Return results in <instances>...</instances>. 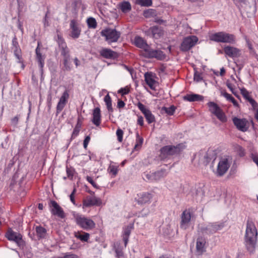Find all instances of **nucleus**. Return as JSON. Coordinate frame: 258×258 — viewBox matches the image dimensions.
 <instances>
[{
  "mask_svg": "<svg viewBox=\"0 0 258 258\" xmlns=\"http://www.w3.org/2000/svg\"><path fill=\"white\" fill-rule=\"evenodd\" d=\"M59 258H78V256L74 254H66L64 256Z\"/></svg>",
  "mask_w": 258,
  "mask_h": 258,
  "instance_id": "obj_60",
  "label": "nucleus"
},
{
  "mask_svg": "<svg viewBox=\"0 0 258 258\" xmlns=\"http://www.w3.org/2000/svg\"><path fill=\"white\" fill-rule=\"evenodd\" d=\"M157 15V12L154 9H148L146 10H145L143 12V16L145 18H150V17H154L156 16Z\"/></svg>",
  "mask_w": 258,
  "mask_h": 258,
  "instance_id": "obj_41",
  "label": "nucleus"
},
{
  "mask_svg": "<svg viewBox=\"0 0 258 258\" xmlns=\"http://www.w3.org/2000/svg\"><path fill=\"white\" fill-rule=\"evenodd\" d=\"M57 43L61 56H62L63 58L70 56V49L67 46L64 39L60 35H57Z\"/></svg>",
  "mask_w": 258,
  "mask_h": 258,
  "instance_id": "obj_10",
  "label": "nucleus"
},
{
  "mask_svg": "<svg viewBox=\"0 0 258 258\" xmlns=\"http://www.w3.org/2000/svg\"><path fill=\"white\" fill-rule=\"evenodd\" d=\"M115 257H124V253L121 249L119 247L115 248Z\"/></svg>",
  "mask_w": 258,
  "mask_h": 258,
  "instance_id": "obj_50",
  "label": "nucleus"
},
{
  "mask_svg": "<svg viewBox=\"0 0 258 258\" xmlns=\"http://www.w3.org/2000/svg\"><path fill=\"white\" fill-rule=\"evenodd\" d=\"M116 134L117 137V140L119 142H121L122 141L123 139V131L118 128L116 132Z\"/></svg>",
  "mask_w": 258,
  "mask_h": 258,
  "instance_id": "obj_49",
  "label": "nucleus"
},
{
  "mask_svg": "<svg viewBox=\"0 0 258 258\" xmlns=\"http://www.w3.org/2000/svg\"><path fill=\"white\" fill-rule=\"evenodd\" d=\"M153 195L148 192H142L137 195V197L135 198L138 204L139 205H144L149 204L151 199L153 198Z\"/></svg>",
  "mask_w": 258,
  "mask_h": 258,
  "instance_id": "obj_17",
  "label": "nucleus"
},
{
  "mask_svg": "<svg viewBox=\"0 0 258 258\" xmlns=\"http://www.w3.org/2000/svg\"><path fill=\"white\" fill-rule=\"evenodd\" d=\"M19 117L18 115H17V116H15L14 117H13V118H12V119H11L12 124L15 126L17 125V124L18 123V121H19Z\"/></svg>",
  "mask_w": 258,
  "mask_h": 258,
  "instance_id": "obj_57",
  "label": "nucleus"
},
{
  "mask_svg": "<svg viewBox=\"0 0 258 258\" xmlns=\"http://www.w3.org/2000/svg\"><path fill=\"white\" fill-rule=\"evenodd\" d=\"M75 219L77 225L85 230H91L95 227V223L90 218L84 216L76 215Z\"/></svg>",
  "mask_w": 258,
  "mask_h": 258,
  "instance_id": "obj_5",
  "label": "nucleus"
},
{
  "mask_svg": "<svg viewBox=\"0 0 258 258\" xmlns=\"http://www.w3.org/2000/svg\"><path fill=\"white\" fill-rule=\"evenodd\" d=\"M90 136H87L85 137L83 141V146L85 149H87L88 144L90 141Z\"/></svg>",
  "mask_w": 258,
  "mask_h": 258,
  "instance_id": "obj_53",
  "label": "nucleus"
},
{
  "mask_svg": "<svg viewBox=\"0 0 258 258\" xmlns=\"http://www.w3.org/2000/svg\"><path fill=\"white\" fill-rule=\"evenodd\" d=\"M119 8L123 13H126L132 9L130 3L128 1H123L119 4Z\"/></svg>",
  "mask_w": 258,
  "mask_h": 258,
  "instance_id": "obj_36",
  "label": "nucleus"
},
{
  "mask_svg": "<svg viewBox=\"0 0 258 258\" xmlns=\"http://www.w3.org/2000/svg\"><path fill=\"white\" fill-rule=\"evenodd\" d=\"M222 95L227 99V100L231 102L235 106H238L237 102L230 94L227 92H224L222 93Z\"/></svg>",
  "mask_w": 258,
  "mask_h": 258,
  "instance_id": "obj_44",
  "label": "nucleus"
},
{
  "mask_svg": "<svg viewBox=\"0 0 258 258\" xmlns=\"http://www.w3.org/2000/svg\"><path fill=\"white\" fill-rule=\"evenodd\" d=\"M43 24H44V26L45 27H48L49 26V22L47 20V19H43Z\"/></svg>",
  "mask_w": 258,
  "mask_h": 258,
  "instance_id": "obj_63",
  "label": "nucleus"
},
{
  "mask_svg": "<svg viewBox=\"0 0 258 258\" xmlns=\"http://www.w3.org/2000/svg\"><path fill=\"white\" fill-rule=\"evenodd\" d=\"M208 151L209 149L207 151L201 150L199 152V162L205 166H207L209 163Z\"/></svg>",
  "mask_w": 258,
  "mask_h": 258,
  "instance_id": "obj_28",
  "label": "nucleus"
},
{
  "mask_svg": "<svg viewBox=\"0 0 258 258\" xmlns=\"http://www.w3.org/2000/svg\"><path fill=\"white\" fill-rule=\"evenodd\" d=\"M36 232L37 236L40 238L45 237L46 234V229L41 226H37L36 227Z\"/></svg>",
  "mask_w": 258,
  "mask_h": 258,
  "instance_id": "obj_39",
  "label": "nucleus"
},
{
  "mask_svg": "<svg viewBox=\"0 0 258 258\" xmlns=\"http://www.w3.org/2000/svg\"><path fill=\"white\" fill-rule=\"evenodd\" d=\"M239 154L240 156H243L244 155V149L240 146H238V147Z\"/></svg>",
  "mask_w": 258,
  "mask_h": 258,
  "instance_id": "obj_61",
  "label": "nucleus"
},
{
  "mask_svg": "<svg viewBox=\"0 0 258 258\" xmlns=\"http://www.w3.org/2000/svg\"><path fill=\"white\" fill-rule=\"evenodd\" d=\"M130 92V87L126 86L123 88H121L118 91V93L121 94V96L128 94Z\"/></svg>",
  "mask_w": 258,
  "mask_h": 258,
  "instance_id": "obj_47",
  "label": "nucleus"
},
{
  "mask_svg": "<svg viewBox=\"0 0 258 258\" xmlns=\"http://www.w3.org/2000/svg\"><path fill=\"white\" fill-rule=\"evenodd\" d=\"M6 237L10 241L15 242L20 249H23L26 245L25 241L23 239V236L20 233L14 231L9 228L5 234Z\"/></svg>",
  "mask_w": 258,
  "mask_h": 258,
  "instance_id": "obj_7",
  "label": "nucleus"
},
{
  "mask_svg": "<svg viewBox=\"0 0 258 258\" xmlns=\"http://www.w3.org/2000/svg\"><path fill=\"white\" fill-rule=\"evenodd\" d=\"M70 27V36L74 39L78 38L80 36L81 30L75 20L73 19L71 21Z\"/></svg>",
  "mask_w": 258,
  "mask_h": 258,
  "instance_id": "obj_18",
  "label": "nucleus"
},
{
  "mask_svg": "<svg viewBox=\"0 0 258 258\" xmlns=\"http://www.w3.org/2000/svg\"><path fill=\"white\" fill-rule=\"evenodd\" d=\"M40 42H38L37 46L35 49L36 53V59L38 63V66L40 69L41 72L43 73V68L45 63V55H42L40 52V49L39 48Z\"/></svg>",
  "mask_w": 258,
  "mask_h": 258,
  "instance_id": "obj_25",
  "label": "nucleus"
},
{
  "mask_svg": "<svg viewBox=\"0 0 258 258\" xmlns=\"http://www.w3.org/2000/svg\"><path fill=\"white\" fill-rule=\"evenodd\" d=\"M125 106V103L121 100H118L117 102V107L118 108H121Z\"/></svg>",
  "mask_w": 258,
  "mask_h": 258,
  "instance_id": "obj_59",
  "label": "nucleus"
},
{
  "mask_svg": "<svg viewBox=\"0 0 258 258\" xmlns=\"http://www.w3.org/2000/svg\"><path fill=\"white\" fill-rule=\"evenodd\" d=\"M102 204L101 200L95 196H87L83 201V208H89L94 206H100Z\"/></svg>",
  "mask_w": 258,
  "mask_h": 258,
  "instance_id": "obj_15",
  "label": "nucleus"
},
{
  "mask_svg": "<svg viewBox=\"0 0 258 258\" xmlns=\"http://www.w3.org/2000/svg\"><path fill=\"white\" fill-rule=\"evenodd\" d=\"M82 126V121L80 118V117H78L77 120V124L73 130V132L72 134L71 140H73L75 137H76L78 135L80 131V129Z\"/></svg>",
  "mask_w": 258,
  "mask_h": 258,
  "instance_id": "obj_37",
  "label": "nucleus"
},
{
  "mask_svg": "<svg viewBox=\"0 0 258 258\" xmlns=\"http://www.w3.org/2000/svg\"><path fill=\"white\" fill-rule=\"evenodd\" d=\"M86 180H87L88 182L91 184L94 187L97 189L99 188V186L94 181L91 177L87 176L86 177Z\"/></svg>",
  "mask_w": 258,
  "mask_h": 258,
  "instance_id": "obj_51",
  "label": "nucleus"
},
{
  "mask_svg": "<svg viewBox=\"0 0 258 258\" xmlns=\"http://www.w3.org/2000/svg\"><path fill=\"white\" fill-rule=\"evenodd\" d=\"M184 149L185 145L183 143L164 146L159 150V158L162 161H167L179 156Z\"/></svg>",
  "mask_w": 258,
  "mask_h": 258,
  "instance_id": "obj_2",
  "label": "nucleus"
},
{
  "mask_svg": "<svg viewBox=\"0 0 258 258\" xmlns=\"http://www.w3.org/2000/svg\"><path fill=\"white\" fill-rule=\"evenodd\" d=\"M147 35L155 39L160 38L164 34V31L161 27L154 26L150 27L146 32Z\"/></svg>",
  "mask_w": 258,
  "mask_h": 258,
  "instance_id": "obj_21",
  "label": "nucleus"
},
{
  "mask_svg": "<svg viewBox=\"0 0 258 258\" xmlns=\"http://www.w3.org/2000/svg\"><path fill=\"white\" fill-rule=\"evenodd\" d=\"M234 124L236 126V128L243 132L247 131L248 126L247 125L248 121L245 118H238V117H234L232 119Z\"/></svg>",
  "mask_w": 258,
  "mask_h": 258,
  "instance_id": "obj_22",
  "label": "nucleus"
},
{
  "mask_svg": "<svg viewBox=\"0 0 258 258\" xmlns=\"http://www.w3.org/2000/svg\"><path fill=\"white\" fill-rule=\"evenodd\" d=\"M100 55L104 58L116 59L119 57L117 52L112 50L111 49L103 48L100 51Z\"/></svg>",
  "mask_w": 258,
  "mask_h": 258,
  "instance_id": "obj_23",
  "label": "nucleus"
},
{
  "mask_svg": "<svg viewBox=\"0 0 258 258\" xmlns=\"http://www.w3.org/2000/svg\"><path fill=\"white\" fill-rule=\"evenodd\" d=\"M223 51L226 56L232 58H238L241 55V50L230 45H225Z\"/></svg>",
  "mask_w": 258,
  "mask_h": 258,
  "instance_id": "obj_16",
  "label": "nucleus"
},
{
  "mask_svg": "<svg viewBox=\"0 0 258 258\" xmlns=\"http://www.w3.org/2000/svg\"><path fill=\"white\" fill-rule=\"evenodd\" d=\"M176 109V107L173 105L169 107L163 106L161 109V113L162 114L166 113L168 115L171 116L174 114Z\"/></svg>",
  "mask_w": 258,
  "mask_h": 258,
  "instance_id": "obj_34",
  "label": "nucleus"
},
{
  "mask_svg": "<svg viewBox=\"0 0 258 258\" xmlns=\"http://www.w3.org/2000/svg\"><path fill=\"white\" fill-rule=\"evenodd\" d=\"M152 4V0H136V4L141 7H150Z\"/></svg>",
  "mask_w": 258,
  "mask_h": 258,
  "instance_id": "obj_42",
  "label": "nucleus"
},
{
  "mask_svg": "<svg viewBox=\"0 0 258 258\" xmlns=\"http://www.w3.org/2000/svg\"><path fill=\"white\" fill-rule=\"evenodd\" d=\"M63 64L64 71H70L72 69L71 56L63 58Z\"/></svg>",
  "mask_w": 258,
  "mask_h": 258,
  "instance_id": "obj_38",
  "label": "nucleus"
},
{
  "mask_svg": "<svg viewBox=\"0 0 258 258\" xmlns=\"http://www.w3.org/2000/svg\"><path fill=\"white\" fill-rule=\"evenodd\" d=\"M211 40L218 42L234 44L235 43V36L233 34L221 32L211 35Z\"/></svg>",
  "mask_w": 258,
  "mask_h": 258,
  "instance_id": "obj_8",
  "label": "nucleus"
},
{
  "mask_svg": "<svg viewBox=\"0 0 258 258\" xmlns=\"http://www.w3.org/2000/svg\"><path fill=\"white\" fill-rule=\"evenodd\" d=\"M183 99L189 102L200 101L204 99V97L199 94L190 93L184 96Z\"/></svg>",
  "mask_w": 258,
  "mask_h": 258,
  "instance_id": "obj_29",
  "label": "nucleus"
},
{
  "mask_svg": "<svg viewBox=\"0 0 258 258\" xmlns=\"http://www.w3.org/2000/svg\"><path fill=\"white\" fill-rule=\"evenodd\" d=\"M50 207H51V213L52 215L57 216L61 219H63L66 215L62 208L55 201H51Z\"/></svg>",
  "mask_w": 258,
  "mask_h": 258,
  "instance_id": "obj_14",
  "label": "nucleus"
},
{
  "mask_svg": "<svg viewBox=\"0 0 258 258\" xmlns=\"http://www.w3.org/2000/svg\"><path fill=\"white\" fill-rule=\"evenodd\" d=\"M237 258H245L244 254L242 253H238L237 254Z\"/></svg>",
  "mask_w": 258,
  "mask_h": 258,
  "instance_id": "obj_64",
  "label": "nucleus"
},
{
  "mask_svg": "<svg viewBox=\"0 0 258 258\" xmlns=\"http://www.w3.org/2000/svg\"><path fill=\"white\" fill-rule=\"evenodd\" d=\"M257 232L254 223L248 220L245 235V244L247 250L250 253L255 250L257 241Z\"/></svg>",
  "mask_w": 258,
  "mask_h": 258,
  "instance_id": "obj_1",
  "label": "nucleus"
},
{
  "mask_svg": "<svg viewBox=\"0 0 258 258\" xmlns=\"http://www.w3.org/2000/svg\"><path fill=\"white\" fill-rule=\"evenodd\" d=\"M140 55L147 58H156L158 60L164 59L166 55L159 49H154L149 45L144 49L141 50Z\"/></svg>",
  "mask_w": 258,
  "mask_h": 258,
  "instance_id": "obj_4",
  "label": "nucleus"
},
{
  "mask_svg": "<svg viewBox=\"0 0 258 258\" xmlns=\"http://www.w3.org/2000/svg\"><path fill=\"white\" fill-rule=\"evenodd\" d=\"M137 105L139 110L144 115V116L149 124L155 122V116L145 105L140 102H139Z\"/></svg>",
  "mask_w": 258,
  "mask_h": 258,
  "instance_id": "obj_11",
  "label": "nucleus"
},
{
  "mask_svg": "<svg viewBox=\"0 0 258 258\" xmlns=\"http://www.w3.org/2000/svg\"><path fill=\"white\" fill-rule=\"evenodd\" d=\"M145 81L146 84L152 89L154 90V84L156 81L153 78L152 73L147 72L144 74Z\"/></svg>",
  "mask_w": 258,
  "mask_h": 258,
  "instance_id": "obj_32",
  "label": "nucleus"
},
{
  "mask_svg": "<svg viewBox=\"0 0 258 258\" xmlns=\"http://www.w3.org/2000/svg\"><path fill=\"white\" fill-rule=\"evenodd\" d=\"M143 142V139L140 138L139 134H137V143L135 146V148L138 147L139 146H141Z\"/></svg>",
  "mask_w": 258,
  "mask_h": 258,
  "instance_id": "obj_52",
  "label": "nucleus"
},
{
  "mask_svg": "<svg viewBox=\"0 0 258 258\" xmlns=\"http://www.w3.org/2000/svg\"><path fill=\"white\" fill-rule=\"evenodd\" d=\"M241 94L242 95L243 97L247 100L252 106L254 108L257 106V103L256 101L252 99L250 96L249 92L247 91V90L244 88H242L240 89Z\"/></svg>",
  "mask_w": 258,
  "mask_h": 258,
  "instance_id": "obj_30",
  "label": "nucleus"
},
{
  "mask_svg": "<svg viewBox=\"0 0 258 258\" xmlns=\"http://www.w3.org/2000/svg\"><path fill=\"white\" fill-rule=\"evenodd\" d=\"M108 170L109 172L112 174L113 176H115L118 171V166L114 165H110Z\"/></svg>",
  "mask_w": 258,
  "mask_h": 258,
  "instance_id": "obj_48",
  "label": "nucleus"
},
{
  "mask_svg": "<svg viewBox=\"0 0 258 258\" xmlns=\"http://www.w3.org/2000/svg\"><path fill=\"white\" fill-rule=\"evenodd\" d=\"M133 229V225H127L123 230V240L124 243V246H126L128 241V238L131 233L132 229Z\"/></svg>",
  "mask_w": 258,
  "mask_h": 258,
  "instance_id": "obj_33",
  "label": "nucleus"
},
{
  "mask_svg": "<svg viewBox=\"0 0 258 258\" xmlns=\"http://www.w3.org/2000/svg\"><path fill=\"white\" fill-rule=\"evenodd\" d=\"M194 79L195 81L199 82L203 80V73L199 72L197 70L194 69Z\"/></svg>",
  "mask_w": 258,
  "mask_h": 258,
  "instance_id": "obj_45",
  "label": "nucleus"
},
{
  "mask_svg": "<svg viewBox=\"0 0 258 258\" xmlns=\"http://www.w3.org/2000/svg\"><path fill=\"white\" fill-rule=\"evenodd\" d=\"M73 5L74 7H77L78 5L81 4L82 2V0H73Z\"/></svg>",
  "mask_w": 258,
  "mask_h": 258,
  "instance_id": "obj_62",
  "label": "nucleus"
},
{
  "mask_svg": "<svg viewBox=\"0 0 258 258\" xmlns=\"http://www.w3.org/2000/svg\"><path fill=\"white\" fill-rule=\"evenodd\" d=\"M12 49L13 50L14 54L16 58L18 59V63H21L22 61V55H21V49L19 45V43L17 38L15 36L12 39Z\"/></svg>",
  "mask_w": 258,
  "mask_h": 258,
  "instance_id": "obj_20",
  "label": "nucleus"
},
{
  "mask_svg": "<svg viewBox=\"0 0 258 258\" xmlns=\"http://www.w3.org/2000/svg\"><path fill=\"white\" fill-rule=\"evenodd\" d=\"M104 101L106 105L107 108L109 112H112V100L109 94H107L104 98Z\"/></svg>",
  "mask_w": 258,
  "mask_h": 258,
  "instance_id": "obj_40",
  "label": "nucleus"
},
{
  "mask_svg": "<svg viewBox=\"0 0 258 258\" xmlns=\"http://www.w3.org/2000/svg\"><path fill=\"white\" fill-rule=\"evenodd\" d=\"M135 44L137 47L142 48V50L148 45L146 41L140 36L135 37Z\"/></svg>",
  "mask_w": 258,
  "mask_h": 258,
  "instance_id": "obj_35",
  "label": "nucleus"
},
{
  "mask_svg": "<svg viewBox=\"0 0 258 258\" xmlns=\"http://www.w3.org/2000/svg\"><path fill=\"white\" fill-rule=\"evenodd\" d=\"M181 219L180 227L181 229L185 230L188 227V224L190 221V213L187 210L184 211L181 214Z\"/></svg>",
  "mask_w": 258,
  "mask_h": 258,
  "instance_id": "obj_24",
  "label": "nucleus"
},
{
  "mask_svg": "<svg viewBox=\"0 0 258 258\" xmlns=\"http://www.w3.org/2000/svg\"><path fill=\"white\" fill-rule=\"evenodd\" d=\"M198 41V37L194 35H190L184 38L180 44V50L183 52L189 50L196 45Z\"/></svg>",
  "mask_w": 258,
  "mask_h": 258,
  "instance_id": "obj_9",
  "label": "nucleus"
},
{
  "mask_svg": "<svg viewBox=\"0 0 258 258\" xmlns=\"http://www.w3.org/2000/svg\"><path fill=\"white\" fill-rule=\"evenodd\" d=\"M87 23L88 26L89 28L95 29L97 27V22L95 18L93 17H90L87 19Z\"/></svg>",
  "mask_w": 258,
  "mask_h": 258,
  "instance_id": "obj_43",
  "label": "nucleus"
},
{
  "mask_svg": "<svg viewBox=\"0 0 258 258\" xmlns=\"http://www.w3.org/2000/svg\"><path fill=\"white\" fill-rule=\"evenodd\" d=\"M100 35L102 37L105 38V40L110 44L113 42H116L120 37L121 33L117 31L115 28L109 27L105 28L100 32Z\"/></svg>",
  "mask_w": 258,
  "mask_h": 258,
  "instance_id": "obj_3",
  "label": "nucleus"
},
{
  "mask_svg": "<svg viewBox=\"0 0 258 258\" xmlns=\"http://www.w3.org/2000/svg\"><path fill=\"white\" fill-rule=\"evenodd\" d=\"M75 169L72 167L66 166V172L68 177L70 179H72L75 172Z\"/></svg>",
  "mask_w": 258,
  "mask_h": 258,
  "instance_id": "obj_46",
  "label": "nucleus"
},
{
  "mask_svg": "<svg viewBox=\"0 0 258 258\" xmlns=\"http://www.w3.org/2000/svg\"><path fill=\"white\" fill-rule=\"evenodd\" d=\"M232 162V158L230 156H224L220 158L218 163L215 174L218 177L223 176L228 171Z\"/></svg>",
  "mask_w": 258,
  "mask_h": 258,
  "instance_id": "obj_6",
  "label": "nucleus"
},
{
  "mask_svg": "<svg viewBox=\"0 0 258 258\" xmlns=\"http://www.w3.org/2000/svg\"><path fill=\"white\" fill-rule=\"evenodd\" d=\"M211 111L222 122L227 121V117L222 110L216 103L211 102Z\"/></svg>",
  "mask_w": 258,
  "mask_h": 258,
  "instance_id": "obj_13",
  "label": "nucleus"
},
{
  "mask_svg": "<svg viewBox=\"0 0 258 258\" xmlns=\"http://www.w3.org/2000/svg\"><path fill=\"white\" fill-rule=\"evenodd\" d=\"M227 87L230 89V90L232 92V93L236 96L237 97L236 95V93L234 91V89L233 88V85H232L230 83H227L226 84Z\"/></svg>",
  "mask_w": 258,
  "mask_h": 258,
  "instance_id": "obj_55",
  "label": "nucleus"
},
{
  "mask_svg": "<svg viewBox=\"0 0 258 258\" xmlns=\"http://www.w3.org/2000/svg\"><path fill=\"white\" fill-rule=\"evenodd\" d=\"M154 22L159 25H161L165 24L166 22V21L160 18L157 17L155 18Z\"/></svg>",
  "mask_w": 258,
  "mask_h": 258,
  "instance_id": "obj_56",
  "label": "nucleus"
},
{
  "mask_svg": "<svg viewBox=\"0 0 258 258\" xmlns=\"http://www.w3.org/2000/svg\"><path fill=\"white\" fill-rule=\"evenodd\" d=\"M69 98L68 90H66L60 97L56 106V114L57 115L64 108Z\"/></svg>",
  "mask_w": 258,
  "mask_h": 258,
  "instance_id": "obj_19",
  "label": "nucleus"
},
{
  "mask_svg": "<svg viewBox=\"0 0 258 258\" xmlns=\"http://www.w3.org/2000/svg\"><path fill=\"white\" fill-rule=\"evenodd\" d=\"M168 171L165 169H161L153 173H147L145 177L151 181H159L162 178L165 177L168 174Z\"/></svg>",
  "mask_w": 258,
  "mask_h": 258,
  "instance_id": "obj_12",
  "label": "nucleus"
},
{
  "mask_svg": "<svg viewBox=\"0 0 258 258\" xmlns=\"http://www.w3.org/2000/svg\"><path fill=\"white\" fill-rule=\"evenodd\" d=\"M206 240L205 238L200 236L197 238L196 243V251L198 254H202L206 251Z\"/></svg>",
  "mask_w": 258,
  "mask_h": 258,
  "instance_id": "obj_26",
  "label": "nucleus"
},
{
  "mask_svg": "<svg viewBox=\"0 0 258 258\" xmlns=\"http://www.w3.org/2000/svg\"><path fill=\"white\" fill-rule=\"evenodd\" d=\"M224 256L225 258H230L229 256H228L227 255H224L221 252L215 253L213 256V258H223Z\"/></svg>",
  "mask_w": 258,
  "mask_h": 258,
  "instance_id": "obj_54",
  "label": "nucleus"
},
{
  "mask_svg": "<svg viewBox=\"0 0 258 258\" xmlns=\"http://www.w3.org/2000/svg\"><path fill=\"white\" fill-rule=\"evenodd\" d=\"M92 121L94 124L98 126L101 123V111L99 107L95 108L93 110Z\"/></svg>",
  "mask_w": 258,
  "mask_h": 258,
  "instance_id": "obj_27",
  "label": "nucleus"
},
{
  "mask_svg": "<svg viewBox=\"0 0 258 258\" xmlns=\"http://www.w3.org/2000/svg\"><path fill=\"white\" fill-rule=\"evenodd\" d=\"M74 236L82 242H88L90 234L83 231H78L74 232Z\"/></svg>",
  "mask_w": 258,
  "mask_h": 258,
  "instance_id": "obj_31",
  "label": "nucleus"
},
{
  "mask_svg": "<svg viewBox=\"0 0 258 258\" xmlns=\"http://www.w3.org/2000/svg\"><path fill=\"white\" fill-rule=\"evenodd\" d=\"M137 123L141 126H143L144 125V118L143 116H138Z\"/></svg>",
  "mask_w": 258,
  "mask_h": 258,
  "instance_id": "obj_58",
  "label": "nucleus"
}]
</instances>
